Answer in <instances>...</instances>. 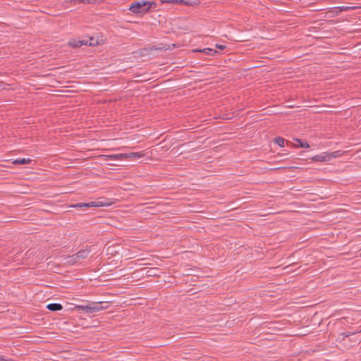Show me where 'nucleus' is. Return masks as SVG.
Instances as JSON below:
<instances>
[{
	"mask_svg": "<svg viewBox=\"0 0 361 361\" xmlns=\"http://www.w3.org/2000/svg\"><path fill=\"white\" fill-rule=\"evenodd\" d=\"M69 45L74 48H78L82 47L80 44V39H72L69 41L68 42Z\"/></svg>",
	"mask_w": 361,
	"mask_h": 361,
	"instance_id": "nucleus-12",
	"label": "nucleus"
},
{
	"mask_svg": "<svg viewBox=\"0 0 361 361\" xmlns=\"http://www.w3.org/2000/svg\"><path fill=\"white\" fill-rule=\"evenodd\" d=\"M80 44L82 45H88V46H95L97 44V41L94 39L93 37H89L87 39H80Z\"/></svg>",
	"mask_w": 361,
	"mask_h": 361,
	"instance_id": "nucleus-5",
	"label": "nucleus"
},
{
	"mask_svg": "<svg viewBox=\"0 0 361 361\" xmlns=\"http://www.w3.org/2000/svg\"><path fill=\"white\" fill-rule=\"evenodd\" d=\"M159 270L157 268H152L147 271L146 274L147 276H157Z\"/></svg>",
	"mask_w": 361,
	"mask_h": 361,
	"instance_id": "nucleus-14",
	"label": "nucleus"
},
{
	"mask_svg": "<svg viewBox=\"0 0 361 361\" xmlns=\"http://www.w3.org/2000/svg\"><path fill=\"white\" fill-rule=\"evenodd\" d=\"M32 162V159L26 158H19L13 161V164H29Z\"/></svg>",
	"mask_w": 361,
	"mask_h": 361,
	"instance_id": "nucleus-7",
	"label": "nucleus"
},
{
	"mask_svg": "<svg viewBox=\"0 0 361 361\" xmlns=\"http://www.w3.org/2000/svg\"><path fill=\"white\" fill-rule=\"evenodd\" d=\"M216 47L217 49H221V50H224V49H225L226 46H225V45H221V44H216Z\"/></svg>",
	"mask_w": 361,
	"mask_h": 361,
	"instance_id": "nucleus-19",
	"label": "nucleus"
},
{
	"mask_svg": "<svg viewBox=\"0 0 361 361\" xmlns=\"http://www.w3.org/2000/svg\"><path fill=\"white\" fill-rule=\"evenodd\" d=\"M295 141L297 142L295 144L296 147H301V148H305V149L310 147V145L307 142H304L299 139H296Z\"/></svg>",
	"mask_w": 361,
	"mask_h": 361,
	"instance_id": "nucleus-11",
	"label": "nucleus"
},
{
	"mask_svg": "<svg viewBox=\"0 0 361 361\" xmlns=\"http://www.w3.org/2000/svg\"><path fill=\"white\" fill-rule=\"evenodd\" d=\"M47 308L50 311H59L63 309V307L59 303H51L47 305Z\"/></svg>",
	"mask_w": 361,
	"mask_h": 361,
	"instance_id": "nucleus-8",
	"label": "nucleus"
},
{
	"mask_svg": "<svg viewBox=\"0 0 361 361\" xmlns=\"http://www.w3.org/2000/svg\"><path fill=\"white\" fill-rule=\"evenodd\" d=\"M326 156H323V155H317L315 156L313 159L315 160V161H326L327 159H326Z\"/></svg>",
	"mask_w": 361,
	"mask_h": 361,
	"instance_id": "nucleus-17",
	"label": "nucleus"
},
{
	"mask_svg": "<svg viewBox=\"0 0 361 361\" xmlns=\"http://www.w3.org/2000/svg\"><path fill=\"white\" fill-rule=\"evenodd\" d=\"M340 11H348L351 8V7H348V6H341V7H339L338 8Z\"/></svg>",
	"mask_w": 361,
	"mask_h": 361,
	"instance_id": "nucleus-18",
	"label": "nucleus"
},
{
	"mask_svg": "<svg viewBox=\"0 0 361 361\" xmlns=\"http://www.w3.org/2000/svg\"><path fill=\"white\" fill-rule=\"evenodd\" d=\"M96 0H74L75 4H93Z\"/></svg>",
	"mask_w": 361,
	"mask_h": 361,
	"instance_id": "nucleus-16",
	"label": "nucleus"
},
{
	"mask_svg": "<svg viewBox=\"0 0 361 361\" xmlns=\"http://www.w3.org/2000/svg\"><path fill=\"white\" fill-rule=\"evenodd\" d=\"M156 6L154 1H135L131 4L129 9L133 13H145L149 11L152 6Z\"/></svg>",
	"mask_w": 361,
	"mask_h": 361,
	"instance_id": "nucleus-1",
	"label": "nucleus"
},
{
	"mask_svg": "<svg viewBox=\"0 0 361 361\" xmlns=\"http://www.w3.org/2000/svg\"><path fill=\"white\" fill-rule=\"evenodd\" d=\"M284 142H285V140L281 137H277L276 139H275V142L279 145L280 147H283L284 146Z\"/></svg>",
	"mask_w": 361,
	"mask_h": 361,
	"instance_id": "nucleus-15",
	"label": "nucleus"
},
{
	"mask_svg": "<svg viewBox=\"0 0 361 361\" xmlns=\"http://www.w3.org/2000/svg\"><path fill=\"white\" fill-rule=\"evenodd\" d=\"M195 51H199L211 56H213L214 54L217 53L216 50L210 48H205L203 49L196 50Z\"/></svg>",
	"mask_w": 361,
	"mask_h": 361,
	"instance_id": "nucleus-10",
	"label": "nucleus"
},
{
	"mask_svg": "<svg viewBox=\"0 0 361 361\" xmlns=\"http://www.w3.org/2000/svg\"><path fill=\"white\" fill-rule=\"evenodd\" d=\"M349 335H350V334H345V336H346V337H348V336H349Z\"/></svg>",
	"mask_w": 361,
	"mask_h": 361,
	"instance_id": "nucleus-21",
	"label": "nucleus"
},
{
	"mask_svg": "<svg viewBox=\"0 0 361 361\" xmlns=\"http://www.w3.org/2000/svg\"><path fill=\"white\" fill-rule=\"evenodd\" d=\"M90 254V250H82L78 251L76 254L68 257L67 262L71 264L79 262L80 259H85Z\"/></svg>",
	"mask_w": 361,
	"mask_h": 361,
	"instance_id": "nucleus-3",
	"label": "nucleus"
},
{
	"mask_svg": "<svg viewBox=\"0 0 361 361\" xmlns=\"http://www.w3.org/2000/svg\"><path fill=\"white\" fill-rule=\"evenodd\" d=\"M82 308L88 313H94L100 311L102 307L99 304L93 303L86 306H82Z\"/></svg>",
	"mask_w": 361,
	"mask_h": 361,
	"instance_id": "nucleus-4",
	"label": "nucleus"
},
{
	"mask_svg": "<svg viewBox=\"0 0 361 361\" xmlns=\"http://www.w3.org/2000/svg\"><path fill=\"white\" fill-rule=\"evenodd\" d=\"M164 2L171 4H185L188 6L192 5L191 3L186 1L185 0H165Z\"/></svg>",
	"mask_w": 361,
	"mask_h": 361,
	"instance_id": "nucleus-9",
	"label": "nucleus"
},
{
	"mask_svg": "<svg viewBox=\"0 0 361 361\" xmlns=\"http://www.w3.org/2000/svg\"><path fill=\"white\" fill-rule=\"evenodd\" d=\"M124 158H130V159H138L141 158L144 156V154L140 152H130L123 154Z\"/></svg>",
	"mask_w": 361,
	"mask_h": 361,
	"instance_id": "nucleus-6",
	"label": "nucleus"
},
{
	"mask_svg": "<svg viewBox=\"0 0 361 361\" xmlns=\"http://www.w3.org/2000/svg\"><path fill=\"white\" fill-rule=\"evenodd\" d=\"M0 361H12V360L6 359L4 356L0 355Z\"/></svg>",
	"mask_w": 361,
	"mask_h": 361,
	"instance_id": "nucleus-20",
	"label": "nucleus"
},
{
	"mask_svg": "<svg viewBox=\"0 0 361 361\" xmlns=\"http://www.w3.org/2000/svg\"><path fill=\"white\" fill-rule=\"evenodd\" d=\"M112 204L109 200L92 201L88 203H78L72 205L73 207H99L104 206H110Z\"/></svg>",
	"mask_w": 361,
	"mask_h": 361,
	"instance_id": "nucleus-2",
	"label": "nucleus"
},
{
	"mask_svg": "<svg viewBox=\"0 0 361 361\" xmlns=\"http://www.w3.org/2000/svg\"><path fill=\"white\" fill-rule=\"evenodd\" d=\"M106 157L111 159H115V160L122 159L124 158L123 154H111V155H107Z\"/></svg>",
	"mask_w": 361,
	"mask_h": 361,
	"instance_id": "nucleus-13",
	"label": "nucleus"
}]
</instances>
